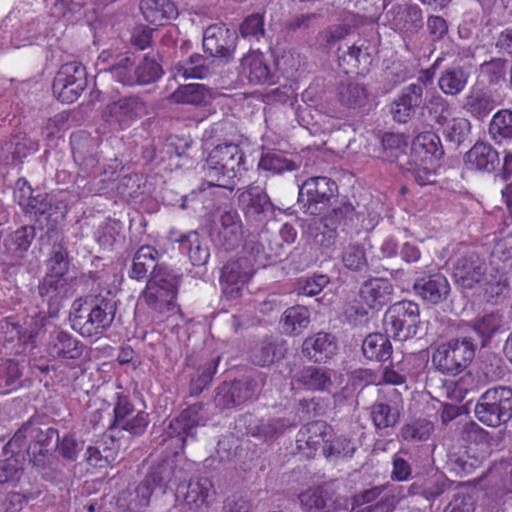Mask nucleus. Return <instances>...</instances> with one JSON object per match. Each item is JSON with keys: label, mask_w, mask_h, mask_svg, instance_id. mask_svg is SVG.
<instances>
[{"label": "nucleus", "mask_w": 512, "mask_h": 512, "mask_svg": "<svg viewBox=\"0 0 512 512\" xmlns=\"http://www.w3.org/2000/svg\"><path fill=\"white\" fill-rule=\"evenodd\" d=\"M281 323L285 334L299 335L310 323V312L305 306L301 305L289 307L282 314Z\"/></svg>", "instance_id": "a18cd8bd"}, {"label": "nucleus", "mask_w": 512, "mask_h": 512, "mask_svg": "<svg viewBox=\"0 0 512 512\" xmlns=\"http://www.w3.org/2000/svg\"><path fill=\"white\" fill-rule=\"evenodd\" d=\"M213 60L201 54H192L187 60L179 61L174 69L184 79H204L211 74Z\"/></svg>", "instance_id": "79ce46f5"}, {"label": "nucleus", "mask_w": 512, "mask_h": 512, "mask_svg": "<svg viewBox=\"0 0 512 512\" xmlns=\"http://www.w3.org/2000/svg\"><path fill=\"white\" fill-rule=\"evenodd\" d=\"M265 377L258 375L256 377L245 376L241 379L231 382L232 389L239 405L246 401L256 398L264 385Z\"/></svg>", "instance_id": "09e8293b"}, {"label": "nucleus", "mask_w": 512, "mask_h": 512, "mask_svg": "<svg viewBox=\"0 0 512 512\" xmlns=\"http://www.w3.org/2000/svg\"><path fill=\"white\" fill-rule=\"evenodd\" d=\"M55 242L52 245L49 258L46 263V274L45 275H53L56 277H68L69 270V258L66 248L61 244Z\"/></svg>", "instance_id": "4d7b16f0"}, {"label": "nucleus", "mask_w": 512, "mask_h": 512, "mask_svg": "<svg viewBox=\"0 0 512 512\" xmlns=\"http://www.w3.org/2000/svg\"><path fill=\"white\" fill-rule=\"evenodd\" d=\"M381 145L383 160L397 163L401 169L406 166L410 157L407 155L408 138L404 134L386 132L382 136Z\"/></svg>", "instance_id": "473e14b6"}, {"label": "nucleus", "mask_w": 512, "mask_h": 512, "mask_svg": "<svg viewBox=\"0 0 512 512\" xmlns=\"http://www.w3.org/2000/svg\"><path fill=\"white\" fill-rule=\"evenodd\" d=\"M394 30L414 34L423 26L422 10L417 5L398 8L391 21Z\"/></svg>", "instance_id": "37998d69"}, {"label": "nucleus", "mask_w": 512, "mask_h": 512, "mask_svg": "<svg viewBox=\"0 0 512 512\" xmlns=\"http://www.w3.org/2000/svg\"><path fill=\"white\" fill-rule=\"evenodd\" d=\"M203 48L211 57L230 61L235 49L234 35L224 25H210L203 34Z\"/></svg>", "instance_id": "4be33fe9"}, {"label": "nucleus", "mask_w": 512, "mask_h": 512, "mask_svg": "<svg viewBox=\"0 0 512 512\" xmlns=\"http://www.w3.org/2000/svg\"><path fill=\"white\" fill-rule=\"evenodd\" d=\"M337 350L335 336L326 332H318L307 337L301 348L304 357L314 363L326 362Z\"/></svg>", "instance_id": "cd10ccee"}, {"label": "nucleus", "mask_w": 512, "mask_h": 512, "mask_svg": "<svg viewBox=\"0 0 512 512\" xmlns=\"http://www.w3.org/2000/svg\"><path fill=\"white\" fill-rule=\"evenodd\" d=\"M287 352L286 342L282 339L266 337L252 348L251 361L260 367H268L284 358Z\"/></svg>", "instance_id": "2f4dec72"}, {"label": "nucleus", "mask_w": 512, "mask_h": 512, "mask_svg": "<svg viewBox=\"0 0 512 512\" xmlns=\"http://www.w3.org/2000/svg\"><path fill=\"white\" fill-rule=\"evenodd\" d=\"M412 150L415 155L423 151L425 153V159L434 161L440 160L444 155L440 137L432 131L418 134L413 141Z\"/></svg>", "instance_id": "de8ad7c7"}, {"label": "nucleus", "mask_w": 512, "mask_h": 512, "mask_svg": "<svg viewBox=\"0 0 512 512\" xmlns=\"http://www.w3.org/2000/svg\"><path fill=\"white\" fill-rule=\"evenodd\" d=\"M174 241L180 243V249L183 252H187L192 265L203 266L208 262L210 257L209 248L200 240L199 234L196 231L181 234Z\"/></svg>", "instance_id": "ea45409f"}, {"label": "nucleus", "mask_w": 512, "mask_h": 512, "mask_svg": "<svg viewBox=\"0 0 512 512\" xmlns=\"http://www.w3.org/2000/svg\"><path fill=\"white\" fill-rule=\"evenodd\" d=\"M27 205L34 212L37 217V221L41 223V217H45L48 221V226L44 235L40 236V241H44L45 238L48 240L58 239V231L56 225L50 223L53 216H55L58 210L61 209L63 203L60 201H54L52 197L48 195H37L31 197Z\"/></svg>", "instance_id": "7c9ffc66"}, {"label": "nucleus", "mask_w": 512, "mask_h": 512, "mask_svg": "<svg viewBox=\"0 0 512 512\" xmlns=\"http://www.w3.org/2000/svg\"><path fill=\"white\" fill-rule=\"evenodd\" d=\"M488 133L496 143L511 139L512 110L501 109L496 112L489 123Z\"/></svg>", "instance_id": "6e6d98bb"}, {"label": "nucleus", "mask_w": 512, "mask_h": 512, "mask_svg": "<svg viewBox=\"0 0 512 512\" xmlns=\"http://www.w3.org/2000/svg\"><path fill=\"white\" fill-rule=\"evenodd\" d=\"M29 461L33 468L45 479L51 476V464L54 459L52 449L28 448Z\"/></svg>", "instance_id": "338daca9"}, {"label": "nucleus", "mask_w": 512, "mask_h": 512, "mask_svg": "<svg viewBox=\"0 0 512 512\" xmlns=\"http://www.w3.org/2000/svg\"><path fill=\"white\" fill-rule=\"evenodd\" d=\"M140 9L145 20L157 26L178 15L175 4L170 0H142Z\"/></svg>", "instance_id": "c9c22d12"}, {"label": "nucleus", "mask_w": 512, "mask_h": 512, "mask_svg": "<svg viewBox=\"0 0 512 512\" xmlns=\"http://www.w3.org/2000/svg\"><path fill=\"white\" fill-rule=\"evenodd\" d=\"M72 278L45 275L37 287L38 295L49 309L50 316H55L62 302L72 296Z\"/></svg>", "instance_id": "aec40b11"}, {"label": "nucleus", "mask_w": 512, "mask_h": 512, "mask_svg": "<svg viewBox=\"0 0 512 512\" xmlns=\"http://www.w3.org/2000/svg\"><path fill=\"white\" fill-rule=\"evenodd\" d=\"M287 427L286 419L271 418L261 420L257 425L251 427L249 434L262 442H270L282 435Z\"/></svg>", "instance_id": "3c124183"}, {"label": "nucleus", "mask_w": 512, "mask_h": 512, "mask_svg": "<svg viewBox=\"0 0 512 512\" xmlns=\"http://www.w3.org/2000/svg\"><path fill=\"white\" fill-rule=\"evenodd\" d=\"M353 26L347 23L334 24L319 32L317 42L327 48H332L337 42L352 33Z\"/></svg>", "instance_id": "774afa93"}, {"label": "nucleus", "mask_w": 512, "mask_h": 512, "mask_svg": "<svg viewBox=\"0 0 512 512\" xmlns=\"http://www.w3.org/2000/svg\"><path fill=\"white\" fill-rule=\"evenodd\" d=\"M389 335L371 333L365 337L362 343L363 355L369 360L385 361L392 355V345Z\"/></svg>", "instance_id": "c03bdc74"}, {"label": "nucleus", "mask_w": 512, "mask_h": 512, "mask_svg": "<svg viewBox=\"0 0 512 512\" xmlns=\"http://www.w3.org/2000/svg\"><path fill=\"white\" fill-rule=\"evenodd\" d=\"M454 482L443 475H434L421 484L413 483L409 488L410 494H419L428 501H434L444 493L450 491Z\"/></svg>", "instance_id": "a19ab883"}, {"label": "nucleus", "mask_w": 512, "mask_h": 512, "mask_svg": "<svg viewBox=\"0 0 512 512\" xmlns=\"http://www.w3.org/2000/svg\"><path fill=\"white\" fill-rule=\"evenodd\" d=\"M182 276L172 268H160L148 278L142 297L156 313L167 314L178 310L176 302Z\"/></svg>", "instance_id": "39448f33"}, {"label": "nucleus", "mask_w": 512, "mask_h": 512, "mask_svg": "<svg viewBox=\"0 0 512 512\" xmlns=\"http://www.w3.org/2000/svg\"><path fill=\"white\" fill-rule=\"evenodd\" d=\"M340 102L348 108L361 107L367 100V92L363 85L348 83L341 85L338 92Z\"/></svg>", "instance_id": "0e129e2a"}, {"label": "nucleus", "mask_w": 512, "mask_h": 512, "mask_svg": "<svg viewBox=\"0 0 512 512\" xmlns=\"http://www.w3.org/2000/svg\"><path fill=\"white\" fill-rule=\"evenodd\" d=\"M334 371L324 366H305L296 375V382L311 392H329Z\"/></svg>", "instance_id": "c85d7f7f"}, {"label": "nucleus", "mask_w": 512, "mask_h": 512, "mask_svg": "<svg viewBox=\"0 0 512 512\" xmlns=\"http://www.w3.org/2000/svg\"><path fill=\"white\" fill-rule=\"evenodd\" d=\"M115 295L107 289L73 301L69 321L74 331L83 337H93L107 331L116 316Z\"/></svg>", "instance_id": "f257e3e1"}, {"label": "nucleus", "mask_w": 512, "mask_h": 512, "mask_svg": "<svg viewBox=\"0 0 512 512\" xmlns=\"http://www.w3.org/2000/svg\"><path fill=\"white\" fill-rule=\"evenodd\" d=\"M434 430V425L427 419H415L404 424L400 429V437L408 442L426 441Z\"/></svg>", "instance_id": "052dcab7"}, {"label": "nucleus", "mask_w": 512, "mask_h": 512, "mask_svg": "<svg viewBox=\"0 0 512 512\" xmlns=\"http://www.w3.org/2000/svg\"><path fill=\"white\" fill-rule=\"evenodd\" d=\"M369 416L377 430L395 427L400 420V408L396 402L376 400L369 408Z\"/></svg>", "instance_id": "72a5a7b5"}, {"label": "nucleus", "mask_w": 512, "mask_h": 512, "mask_svg": "<svg viewBox=\"0 0 512 512\" xmlns=\"http://www.w3.org/2000/svg\"><path fill=\"white\" fill-rule=\"evenodd\" d=\"M477 419L490 427H499L512 418V388L497 386L485 391L475 405Z\"/></svg>", "instance_id": "0eeeda50"}, {"label": "nucleus", "mask_w": 512, "mask_h": 512, "mask_svg": "<svg viewBox=\"0 0 512 512\" xmlns=\"http://www.w3.org/2000/svg\"><path fill=\"white\" fill-rule=\"evenodd\" d=\"M117 456V445L112 437H104L88 446L85 453L86 462L96 468L107 467Z\"/></svg>", "instance_id": "4c0bfd02"}, {"label": "nucleus", "mask_w": 512, "mask_h": 512, "mask_svg": "<svg viewBox=\"0 0 512 512\" xmlns=\"http://www.w3.org/2000/svg\"><path fill=\"white\" fill-rule=\"evenodd\" d=\"M113 412L114 420L111 428L124 430L136 437L145 433L149 425L148 414L144 411H136L129 396L117 394Z\"/></svg>", "instance_id": "a211bd4d"}, {"label": "nucleus", "mask_w": 512, "mask_h": 512, "mask_svg": "<svg viewBox=\"0 0 512 512\" xmlns=\"http://www.w3.org/2000/svg\"><path fill=\"white\" fill-rule=\"evenodd\" d=\"M453 278L463 289H472L481 283L487 272L485 260L475 251H466L453 261Z\"/></svg>", "instance_id": "6ab92c4d"}, {"label": "nucleus", "mask_w": 512, "mask_h": 512, "mask_svg": "<svg viewBox=\"0 0 512 512\" xmlns=\"http://www.w3.org/2000/svg\"><path fill=\"white\" fill-rule=\"evenodd\" d=\"M85 346L63 330H54L50 333L46 351L52 359L76 360L79 359Z\"/></svg>", "instance_id": "a878e982"}, {"label": "nucleus", "mask_w": 512, "mask_h": 512, "mask_svg": "<svg viewBox=\"0 0 512 512\" xmlns=\"http://www.w3.org/2000/svg\"><path fill=\"white\" fill-rule=\"evenodd\" d=\"M254 274V267L247 257L228 261L221 270L220 284L222 292L229 300L241 296L244 286Z\"/></svg>", "instance_id": "dca6fc26"}, {"label": "nucleus", "mask_w": 512, "mask_h": 512, "mask_svg": "<svg viewBox=\"0 0 512 512\" xmlns=\"http://www.w3.org/2000/svg\"><path fill=\"white\" fill-rule=\"evenodd\" d=\"M355 443L344 436L329 437L323 445V454L326 458H351L356 451Z\"/></svg>", "instance_id": "680f3d73"}, {"label": "nucleus", "mask_w": 512, "mask_h": 512, "mask_svg": "<svg viewBox=\"0 0 512 512\" xmlns=\"http://www.w3.org/2000/svg\"><path fill=\"white\" fill-rule=\"evenodd\" d=\"M147 102L138 94L124 96L105 106L102 117L111 126L126 129L148 115Z\"/></svg>", "instance_id": "ddd939ff"}, {"label": "nucleus", "mask_w": 512, "mask_h": 512, "mask_svg": "<svg viewBox=\"0 0 512 512\" xmlns=\"http://www.w3.org/2000/svg\"><path fill=\"white\" fill-rule=\"evenodd\" d=\"M436 161L421 158L418 163L416 160H408L406 166L402 169L411 174L415 181L423 186L427 184H433L436 182V172L434 169Z\"/></svg>", "instance_id": "13d9d810"}, {"label": "nucleus", "mask_w": 512, "mask_h": 512, "mask_svg": "<svg viewBox=\"0 0 512 512\" xmlns=\"http://www.w3.org/2000/svg\"><path fill=\"white\" fill-rule=\"evenodd\" d=\"M220 358L216 357L205 362L192 376L190 381V394L199 395L212 381Z\"/></svg>", "instance_id": "e2e57ef3"}, {"label": "nucleus", "mask_w": 512, "mask_h": 512, "mask_svg": "<svg viewBox=\"0 0 512 512\" xmlns=\"http://www.w3.org/2000/svg\"><path fill=\"white\" fill-rule=\"evenodd\" d=\"M341 261L343 266L352 272H362L368 267L365 248L357 242H349L343 245Z\"/></svg>", "instance_id": "8fccbe9b"}, {"label": "nucleus", "mask_w": 512, "mask_h": 512, "mask_svg": "<svg viewBox=\"0 0 512 512\" xmlns=\"http://www.w3.org/2000/svg\"><path fill=\"white\" fill-rule=\"evenodd\" d=\"M428 113L435 124L442 129L453 117L450 103L441 95L437 94L429 99Z\"/></svg>", "instance_id": "69168bd1"}, {"label": "nucleus", "mask_w": 512, "mask_h": 512, "mask_svg": "<svg viewBox=\"0 0 512 512\" xmlns=\"http://www.w3.org/2000/svg\"><path fill=\"white\" fill-rule=\"evenodd\" d=\"M333 207L328 210L321 218L324 227H333L337 230L338 226L345 225L347 221H351L355 214L354 206L348 201L338 202L333 200Z\"/></svg>", "instance_id": "5fc2aeb1"}, {"label": "nucleus", "mask_w": 512, "mask_h": 512, "mask_svg": "<svg viewBox=\"0 0 512 512\" xmlns=\"http://www.w3.org/2000/svg\"><path fill=\"white\" fill-rule=\"evenodd\" d=\"M183 471V478L175 480L172 475L166 478L163 485L164 490L176 486L175 501L176 505L182 512L196 511L203 505L208 503V499L215 494L212 481L207 477H198L195 479L187 480V472L182 467L178 466Z\"/></svg>", "instance_id": "6e6552de"}, {"label": "nucleus", "mask_w": 512, "mask_h": 512, "mask_svg": "<svg viewBox=\"0 0 512 512\" xmlns=\"http://www.w3.org/2000/svg\"><path fill=\"white\" fill-rule=\"evenodd\" d=\"M338 185L325 176L311 177L305 180L299 188L298 204L304 213L320 215L337 198Z\"/></svg>", "instance_id": "1a4fd4ad"}, {"label": "nucleus", "mask_w": 512, "mask_h": 512, "mask_svg": "<svg viewBox=\"0 0 512 512\" xmlns=\"http://www.w3.org/2000/svg\"><path fill=\"white\" fill-rule=\"evenodd\" d=\"M209 97V90L204 84L193 83L180 85L169 100L177 104L202 105Z\"/></svg>", "instance_id": "49530a36"}, {"label": "nucleus", "mask_w": 512, "mask_h": 512, "mask_svg": "<svg viewBox=\"0 0 512 512\" xmlns=\"http://www.w3.org/2000/svg\"><path fill=\"white\" fill-rule=\"evenodd\" d=\"M394 293L392 283L385 278L373 277L365 280L359 289L361 300L371 309H381L387 305Z\"/></svg>", "instance_id": "bb28decb"}, {"label": "nucleus", "mask_w": 512, "mask_h": 512, "mask_svg": "<svg viewBox=\"0 0 512 512\" xmlns=\"http://www.w3.org/2000/svg\"><path fill=\"white\" fill-rule=\"evenodd\" d=\"M158 251L152 246H141L134 254L132 267L129 276L135 280H142L149 275V278L155 275L160 268H170L165 263L158 261Z\"/></svg>", "instance_id": "c756f323"}, {"label": "nucleus", "mask_w": 512, "mask_h": 512, "mask_svg": "<svg viewBox=\"0 0 512 512\" xmlns=\"http://www.w3.org/2000/svg\"><path fill=\"white\" fill-rule=\"evenodd\" d=\"M425 84L422 77L401 89L389 105L392 119L400 124L408 123L424 101Z\"/></svg>", "instance_id": "f3484780"}, {"label": "nucleus", "mask_w": 512, "mask_h": 512, "mask_svg": "<svg viewBox=\"0 0 512 512\" xmlns=\"http://www.w3.org/2000/svg\"><path fill=\"white\" fill-rule=\"evenodd\" d=\"M468 79L469 72L460 65H454L441 72L438 87L447 96H457L466 88Z\"/></svg>", "instance_id": "58836bf2"}, {"label": "nucleus", "mask_w": 512, "mask_h": 512, "mask_svg": "<svg viewBox=\"0 0 512 512\" xmlns=\"http://www.w3.org/2000/svg\"><path fill=\"white\" fill-rule=\"evenodd\" d=\"M204 170L211 185L232 189L247 171L245 153L238 144H218L210 151Z\"/></svg>", "instance_id": "f03ea898"}, {"label": "nucleus", "mask_w": 512, "mask_h": 512, "mask_svg": "<svg viewBox=\"0 0 512 512\" xmlns=\"http://www.w3.org/2000/svg\"><path fill=\"white\" fill-rule=\"evenodd\" d=\"M331 436L332 428L325 421H312L303 425L298 431L296 447L305 457L312 458Z\"/></svg>", "instance_id": "412c9836"}, {"label": "nucleus", "mask_w": 512, "mask_h": 512, "mask_svg": "<svg viewBox=\"0 0 512 512\" xmlns=\"http://www.w3.org/2000/svg\"><path fill=\"white\" fill-rule=\"evenodd\" d=\"M161 61L160 53L154 50L145 54L138 64L131 56L119 55L104 71L124 87L146 86L162 78L164 70Z\"/></svg>", "instance_id": "7ed1b4c3"}, {"label": "nucleus", "mask_w": 512, "mask_h": 512, "mask_svg": "<svg viewBox=\"0 0 512 512\" xmlns=\"http://www.w3.org/2000/svg\"><path fill=\"white\" fill-rule=\"evenodd\" d=\"M413 290L423 301L438 305L448 299L451 286L443 274L436 273L417 278Z\"/></svg>", "instance_id": "b1692460"}, {"label": "nucleus", "mask_w": 512, "mask_h": 512, "mask_svg": "<svg viewBox=\"0 0 512 512\" xmlns=\"http://www.w3.org/2000/svg\"><path fill=\"white\" fill-rule=\"evenodd\" d=\"M202 404H193L173 418L165 432L176 448L181 452L197 440V429L203 416L200 414Z\"/></svg>", "instance_id": "2eb2a0df"}, {"label": "nucleus", "mask_w": 512, "mask_h": 512, "mask_svg": "<svg viewBox=\"0 0 512 512\" xmlns=\"http://www.w3.org/2000/svg\"><path fill=\"white\" fill-rule=\"evenodd\" d=\"M241 66L247 73L250 83L271 85L275 83V75L268 67L261 53H249L241 60Z\"/></svg>", "instance_id": "f704fd0d"}, {"label": "nucleus", "mask_w": 512, "mask_h": 512, "mask_svg": "<svg viewBox=\"0 0 512 512\" xmlns=\"http://www.w3.org/2000/svg\"><path fill=\"white\" fill-rule=\"evenodd\" d=\"M476 344L470 336H457L437 346L432 354L435 368L446 375L462 373L473 361Z\"/></svg>", "instance_id": "423d86ee"}, {"label": "nucleus", "mask_w": 512, "mask_h": 512, "mask_svg": "<svg viewBox=\"0 0 512 512\" xmlns=\"http://www.w3.org/2000/svg\"><path fill=\"white\" fill-rule=\"evenodd\" d=\"M35 237L36 228L34 226L20 227L5 237L3 242L4 253L14 259L22 258Z\"/></svg>", "instance_id": "e433bc0d"}, {"label": "nucleus", "mask_w": 512, "mask_h": 512, "mask_svg": "<svg viewBox=\"0 0 512 512\" xmlns=\"http://www.w3.org/2000/svg\"><path fill=\"white\" fill-rule=\"evenodd\" d=\"M87 86L85 67L78 61L63 64L53 81V94L61 101L72 103L78 99Z\"/></svg>", "instance_id": "4468645a"}, {"label": "nucleus", "mask_w": 512, "mask_h": 512, "mask_svg": "<svg viewBox=\"0 0 512 512\" xmlns=\"http://www.w3.org/2000/svg\"><path fill=\"white\" fill-rule=\"evenodd\" d=\"M258 168L274 175L281 174L285 171H293L297 166L281 152L271 151L262 154Z\"/></svg>", "instance_id": "bf43d9fd"}, {"label": "nucleus", "mask_w": 512, "mask_h": 512, "mask_svg": "<svg viewBox=\"0 0 512 512\" xmlns=\"http://www.w3.org/2000/svg\"><path fill=\"white\" fill-rule=\"evenodd\" d=\"M444 139L455 148L462 145L471 134V123L464 117H453L441 129Z\"/></svg>", "instance_id": "603ef678"}, {"label": "nucleus", "mask_w": 512, "mask_h": 512, "mask_svg": "<svg viewBox=\"0 0 512 512\" xmlns=\"http://www.w3.org/2000/svg\"><path fill=\"white\" fill-rule=\"evenodd\" d=\"M172 475L175 480L183 478V471L177 465L163 463L151 468L145 478L134 488H127L119 493L117 506L123 512H143L150 503L156 487L163 488L166 478Z\"/></svg>", "instance_id": "20e7f679"}, {"label": "nucleus", "mask_w": 512, "mask_h": 512, "mask_svg": "<svg viewBox=\"0 0 512 512\" xmlns=\"http://www.w3.org/2000/svg\"><path fill=\"white\" fill-rule=\"evenodd\" d=\"M299 499L305 512H334L341 505L335 489L328 484L308 489Z\"/></svg>", "instance_id": "393cba45"}, {"label": "nucleus", "mask_w": 512, "mask_h": 512, "mask_svg": "<svg viewBox=\"0 0 512 512\" xmlns=\"http://www.w3.org/2000/svg\"><path fill=\"white\" fill-rule=\"evenodd\" d=\"M210 235L215 244L226 251L236 249L244 235V224L237 209L231 205L218 208Z\"/></svg>", "instance_id": "f8f14e48"}, {"label": "nucleus", "mask_w": 512, "mask_h": 512, "mask_svg": "<svg viewBox=\"0 0 512 512\" xmlns=\"http://www.w3.org/2000/svg\"><path fill=\"white\" fill-rule=\"evenodd\" d=\"M236 198L247 226L259 228L274 217L275 205L259 186L238 188Z\"/></svg>", "instance_id": "9b49d317"}, {"label": "nucleus", "mask_w": 512, "mask_h": 512, "mask_svg": "<svg viewBox=\"0 0 512 512\" xmlns=\"http://www.w3.org/2000/svg\"><path fill=\"white\" fill-rule=\"evenodd\" d=\"M469 170L493 173L501 167L499 152L489 143L478 141L464 155Z\"/></svg>", "instance_id": "5701e85b"}, {"label": "nucleus", "mask_w": 512, "mask_h": 512, "mask_svg": "<svg viewBox=\"0 0 512 512\" xmlns=\"http://www.w3.org/2000/svg\"><path fill=\"white\" fill-rule=\"evenodd\" d=\"M420 309L412 301H399L391 305L384 314L385 333L398 341L413 338L419 329Z\"/></svg>", "instance_id": "9d476101"}, {"label": "nucleus", "mask_w": 512, "mask_h": 512, "mask_svg": "<svg viewBox=\"0 0 512 512\" xmlns=\"http://www.w3.org/2000/svg\"><path fill=\"white\" fill-rule=\"evenodd\" d=\"M502 316L491 312L477 317L473 321L474 331L481 337V346L485 347L502 327Z\"/></svg>", "instance_id": "864d4df0"}]
</instances>
